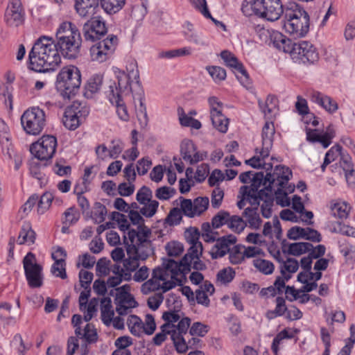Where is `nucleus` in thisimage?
Segmentation results:
<instances>
[{
  "instance_id": "nucleus-1",
  "label": "nucleus",
  "mask_w": 355,
  "mask_h": 355,
  "mask_svg": "<svg viewBox=\"0 0 355 355\" xmlns=\"http://www.w3.org/2000/svg\"><path fill=\"white\" fill-rule=\"evenodd\" d=\"M126 69L127 72L119 71L117 83H110L105 91L106 96L117 111H127L125 98L132 94L136 111H146L145 98L137 67L131 63Z\"/></svg>"
},
{
  "instance_id": "nucleus-2",
  "label": "nucleus",
  "mask_w": 355,
  "mask_h": 355,
  "mask_svg": "<svg viewBox=\"0 0 355 355\" xmlns=\"http://www.w3.org/2000/svg\"><path fill=\"white\" fill-rule=\"evenodd\" d=\"M61 63V57L51 37L41 36L28 53V68L38 73L54 71Z\"/></svg>"
},
{
  "instance_id": "nucleus-3",
  "label": "nucleus",
  "mask_w": 355,
  "mask_h": 355,
  "mask_svg": "<svg viewBox=\"0 0 355 355\" xmlns=\"http://www.w3.org/2000/svg\"><path fill=\"white\" fill-rule=\"evenodd\" d=\"M82 42L80 31L70 21L61 23L56 30L55 46L64 58L76 59L80 54Z\"/></svg>"
},
{
  "instance_id": "nucleus-4",
  "label": "nucleus",
  "mask_w": 355,
  "mask_h": 355,
  "mask_svg": "<svg viewBox=\"0 0 355 355\" xmlns=\"http://www.w3.org/2000/svg\"><path fill=\"white\" fill-rule=\"evenodd\" d=\"M284 28L295 37H303L309 31L310 17L300 4L289 1L285 5Z\"/></svg>"
},
{
  "instance_id": "nucleus-5",
  "label": "nucleus",
  "mask_w": 355,
  "mask_h": 355,
  "mask_svg": "<svg viewBox=\"0 0 355 355\" xmlns=\"http://www.w3.org/2000/svg\"><path fill=\"white\" fill-rule=\"evenodd\" d=\"M81 85V73L74 65L62 68L57 75L55 87L64 98H70L76 95Z\"/></svg>"
},
{
  "instance_id": "nucleus-6",
  "label": "nucleus",
  "mask_w": 355,
  "mask_h": 355,
  "mask_svg": "<svg viewBox=\"0 0 355 355\" xmlns=\"http://www.w3.org/2000/svg\"><path fill=\"white\" fill-rule=\"evenodd\" d=\"M292 175L291 170L288 167L282 165L276 166L273 173H266V180H268L270 184H273L275 187H278L275 191L276 202L282 207L290 205V200L283 188L288 184Z\"/></svg>"
},
{
  "instance_id": "nucleus-7",
  "label": "nucleus",
  "mask_w": 355,
  "mask_h": 355,
  "mask_svg": "<svg viewBox=\"0 0 355 355\" xmlns=\"http://www.w3.org/2000/svg\"><path fill=\"white\" fill-rule=\"evenodd\" d=\"M249 4L256 16L271 21L279 19L285 10L281 0H250Z\"/></svg>"
},
{
  "instance_id": "nucleus-8",
  "label": "nucleus",
  "mask_w": 355,
  "mask_h": 355,
  "mask_svg": "<svg viewBox=\"0 0 355 355\" xmlns=\"http://www.w3.org/2000/svg\"><path fill=\"white\" fill-rule=\"evenodd\" d=\"M24 274L30 288H40L43 285L42 266L36 262V257L28 252L23 259Z\"/></svg>"
},
{
  "instance_id": "nucleus-9",
  "label": "nucleus",
  "mask_w": 355,
  "mask_h": 355,
  "mask_svg": "<svg viewBox=\"0 0 355 355\" xmlns=\"http://www.w3.org/2000/svg\"><path fill=\"white\" fill-rule=\"evenodd\" d=\"M57 145V138L55 136L44 135L31 145L30 151L39 160H49L55 155Z\"/></svg>"
},
{
  "instance_id": "nucleus-10",
  "label": "nucleus",
  "mask_w": 355,
  "mask_h": 355,
  "mask_svg": "<svg viewBox=\"0 0 355 355\" xmlns=\"http://www.w3.org/2000/svg\"><path fill=\"white\" fill-rule=\"evenodd\" d=\"M117 44V36L109 35L105 39L99 41L90 48L92 60L98 62L109 60L112 56Z\"/></svg>"
},
{
  "instance_id": "nucleus-11",
  "label": "nucleus",
  "mask_w": 355,
  "mask_h": 355,
  "mask_svg": "<svg viewBox=\"0 0 355 355\" xmlns=\"http://www.w3.org/2000/svg\"><path fill=\"white\" fill-rule=\"evenodd\" d=\"M294 62L299 64H314L319 59V54L314 46L307 41L295 43L291 54Z\"/></svg>"
},
{
  "instance_id": "nucleus-12",
  "label": "nucleus",
  "mask_w": 355,
  "mask_h": 355,
  "mask_svg": "<svg viewBox=\"0 0 355 355\" xmlns=\"http://www.w3.org/2000/svg\"><path fill=\"white\" fill-rule=\"evenodd\" d=\"M107 33L105 21L100 16L92 17L83 26V34L86 41L100 40Z\"/></svg>"
},
{
  "instance_id": "nucleus-13",
  "label": "nucleus",
  "mask_w": 355,
  "mask_h": 355,
  "mask_svg": "<svg viewBox=\"0 0 355 355\" xmlns=\"http://www.w3.org/2000/svg\"><path fill=\"white\" fill-rule=\"evenodd\" d=\"M24 130L28 135H39L46 125L45 112H23L20 118Z\"/></svg>"
},
{
  "instance_id": "nucleus-14",
  "label": "nucleus",
  "mask_w": 355,
  "mask_h": 355,
  "mask_svg": "<svg viewBox=\"0 0 355 355\" xmlns=\"http://www.w3.org/2000/svg\"><path fill=\"white\" fill-rule=\"evenodd\" d=\"M25 16L21 0H8L3 17L4 22L8 27L17 28L23 25Z\"/></svg>"
},
{
  "instance_id": "nucleus-15",
  "label": "nucleus",
  "mask_w": 355,
  "mask_h": 355,
  "mask_svg": "<svg viewBox=\"0 0 355 355\" xmlns=\"http://www.w3.org/2000/svg\"><path fill=\"white\" fill-rule=\"evenodd\" d=\"M220 57L224 60L226 66L232 69L236 78L243 85L247 87L250 85L251 82L248 73L243 64L239 61L233 53L227 50H224L220 53Z\"/></svg>"
},
{
  "instance_id": "nucleus-16",
  "label": "nucleus",
  "mask_w": 355,
  "mask_h": 355,
  "mask_svg": "<svg viewBox=\"0 0 355 355\" xmlns=\"http://www.w3.org/2000/svg\"><path fill=\"white\" fill-rule=\"evenodd\" d=\"M191 324V319L188 317L182 318L178 324L173 325L174 331L172 335V340L176 351L180 354H184L187 351L186 340L184 338Z\"/></svg>"
},
{
  "instance_id": "nucleus-17",
  "label": "nucleus",
  "mask_w": 355,
  "mask_h": 355,
  "mask_svg": "<svg viewBox=\"0 0 355 355\" xmlns=\"http://www.w3.org/2000/svg\"><path fill=\"white\" fill-rule=\"evenodd\" d=\"M167 306L169 311L163 313L162 318L172 325H175V322L180 319L179 312L181 311L182 304L180 297L174 294L170 293L168 297L166 300Z\"/></svg>"
},
{
  "instance_id": "nucleus-18",
  "label": "nucleus",
  "mask_w": 355,
  "mask_h": 355,
  "mask_svg": "<svg viewBox=\"0 0 355 355\" xmlns=\"http://www.w3.org/2000/svg\"><path fill=\"white\" fill-rule=\"evenodd\" d=\"M104 76L101 73L90 76L83 85V94L87 99H92L100 93L103 85Z\"/></svg>"
},
{
  "instance_id": "nucleus-19",
  "label": "nucleus",
  "mask_w": 355,
  "mask_h": 355,
  "mask_svg": "<svg viewBox=\"0 0 355 355\" xmlns=\"http://www.w3.org/2000/svg\"><path fill=\"white\" fill-rule=\"evenodd\" d=\"M236 240V237L232 234L224 236L216 239L215 245L209 252L211 258L216 259L224 257L230 252V246L234 244Z\"/></svg>"
},
{
  "instance_id": "nucleus-20",
  "label": "nucleus",
  "mask_w": 355,
  "mask_h": 355,
  "mask_svg": "<svg viewBox=\"0 0 355 355\" xmlns=\"http://www.w3.org/2000/svg\"><path fill=\"white\" fill-rule=\"evenodd\" d=\"M100 8V0H75L74 9L81 17L94 15Z\"/></svg>"
},
{
  "instance_id": "nucleus-21",
  "label": "nucleus",
  "mask_w": 355,
  "mask_h": 355,
  "mask_svg": "<svg viewBox=\"0 0 355 355\" xmlns=\"http://www.w3.org/2000/svg\"><path fill=\"white\" fill-rule=\"evenodd\" d=\"M162 266L165 268L168 274H171L172 279H176V277L180 274L185 275L190 271L186 270V265L182 261H176L172 259L164 258L162 261Z\"/></svg>"
},
{
  "instance_id": "nucleus-22",
  "label": "nucleus",
  "mask_w": 355,
  "mask_h": 355,
  "mask_svg": "<svg viewBox=\"0 0 355 355\" xmlns=\"http://www.w3.org/2000/svg\"><path fill=\"white\" fill-rule=\"evenodd\" d=\"M310 98L311 101L318 104L326 111H336L338 109V103L334 99L320 92H311Z\"/></svg>"
},
{
  "instance_id": "nucleus-23",
  "label": "nucleus",
  "mask_w": 355,
  "mask_h": 355,
  "mask_svg": "<svg viewBox=\"0 0 355 355\" xmlns=\"http://www.w3.org/2000/svg\"><path fill=\"white\" fill-rule=\"evenodd\" d=\"M273 46L279 50H282L284 53L291 54L293 46L295 42H293L291 40L287 38L285 35L279 32L274 33L270 37Z\"/></svg>"
},
{
  "instance_id": "nucleus-24",
  "label": "nucleus",
  "mask_w": 355,
  "mask_h": 355,
  "mask_svg": "<svg viewBox=\"0 0 355 355\" xmlns=\"http://www.w3.org/2000/svg\"><path fill=\"white\" fill-rule=\"evenodd\" d=\"M36 234L32 229L29 223H25L21 226V230L17 238V242L20 245H32L35 243Z\"/></svg>"
},
{
  "instance_id": "nucleus-25",
  "label": "nucleus",
  "mask_w": 355,
  "mask_h": 355,
  "mask_svg": "<svg viewBox=\"0 0 355 355\" xmlns=\"http://www.w3.org/2000/svg\"><path fill=\"white\" fill-rule=\"evenodd\" d=\"M125 3V0H100V7L110 15L119 12Z\"/></svg>"
},
{
  "instance_id": "nucleus-26",
  "label": "nucleus",
  "mask_w": 355,
  "mask_h": 355,
  "mask_svg": "<svg viewBox=\"0 0 355 355\" xmlns=\"http://www.w3.org/2000/svg\"><path fill=\"white\" fill-rule=\"evenodd\" d=\"M203 247L202 244L201 246L198 245H191L189 248L187 253L182 257V261L186 265V270L191 271L192 261L196 258L200 257L202 254Z\"/></svg>"
},
{
  "instance_id": "nucleus-27",
  "label": "nucleus",
  "mask_w": 355,
  "mask_h": 355,
  "mask_svg": "<svg viewBox=\"0 0 355 355\" xmlns=\"http://www.w3.org/2000/svg\"><path fill=\"white\" fill-rule=\"evenodd\" d=\"M213 126L219 132L225 133L228 130L229 119L223 112H211Z\"/></svg>"
},
{
  "instance_id": "nucleus-28",
  "label": "nucleus",
  "mask_w": 355,
  "mask_h": 355,
  "mask_svg": "<svg viewBox=\"0 0 355 355\" xmlns=\"http://www.w3.org/2000/svg\"><path fill=\"white\" fill-rule=\"evenodd\" d=\"M243 215L247 218L250 227L255 230L260 227L262 220L259 216L257 208L247 207L245 209Z\"/></svg>"
},
{
  "instance_id": "nucleus-29",
  "label": "nucleus",
  "mask_w": 355,
  "mask_h": 355,
  "mask_svg": "<svg viewBox=\"0 0 355 355\" xmlns=\"http://www.w3.org/2000/svg\"><path fill=\"white\" fill-rule=\"evenodd\" d=\"M101 319L104 324H108L114 316L112 301L108 297L102 299L101 302Z\"/></svg>"
},
{
  "instance_id": "nucleus-30",
  "label": "nucleus",
  "mask_w": 355,
  "mask_h": 355,
  "mask_svg": "<svg viewBox=\"0 0 355 355\" xmlns=\"http://www.w3.org/2000/svg\"><path fill=\"white\" fill-rule=\"evenodd\" d=\"M331 214L334 217L345 219L348 217L351 207L345 202H336L331 207Z\"/></svg>"
},
{
  "instance_id": "nucleus-31",
  "label": "nucleus",
  "mask_w": 355,
  "mask_h": 355,
  "mask_svg": "<svg viewBox=\"0 0 355 355\" xmlns=\"http://www.w3.org/2000/svg\"><path fill=\"white\" fill-rule=\"evenodd\" d=\"M62 123L64 127L69 130H75L81 124L78 112H64Z\"/></svg>"
},
{
  "instance_id": "nucleus-32",
  "label": "nucleus",
  "mask_w": 355,
  "mask_h": 355,
  "mask_svg": "<svg viewBox=\"0 0 355 355\" xmlns=\"http://www.w3.org/2000/svg\"><path fill=\"white\" fill-rule=\"evenodd\" d=\"M313 248V245L307 242H298L289 244V248L287 254L293 256H300L301 254L309 252Z\"/></svg>"
},
{
  "instance_id": "nucleus-33",
  "label": "nucleus",
  "mask_w": 355,
  "mask_h": 355,
  "mask_svg": "<svg viewBox=\"0 0 355 355\" xmlns=\"http://www.w3.org/2000/svg\"><path fill=\"white\" fill-rule=\"evenodd\" d=\"M127 325L132 335L138 337L141 336L144 322L139 316L136 315H130L128 318Z\"/></svg>"
},
{
  "instance_id": "nucleus-34",
  "label": "nucleus",
  "mask_w": 355,
  "mask_h": 355,
  "mask_svg": "<svg viewBox=\"0 0 355 355\" xmlns=\"http://www.w3.org/2000/svg\"><path fill=\"white\" fill-rule=\"evenodd\" d=\"M195 151H196V146L191 140L185 139L183 140L180 145V153L182 159L190 163L192 155H193Z\"/></svg>"
},
{
  "instance_id": "nucleus-35",
  "label": "nucleus",
  "mask_w": 355,
  "mask_h": 355,
  "mask_svg": "<svg viewBox=\"0 0 355 355\" xmlns=\"http://www.w3.org/2000/svg\"><path fill=\"white\" fill-rule=\"evenodd\" d=\"M52 259L55 260L54 263L52 265L51 271L56 277H59L62 279L67 277L66 270L64 268L65 261L64 259H57V256L52 254Z\"/></svg>"
},
{
  "instance_id": "nucleus-36",
  "label": "nucleus",
  "mask_w": 355,
  "mask_h": 355,
  "mask_svg": "<svg viewBox=\"0 0 355 355\" xmlns=\"http://www.w3.org/2000/svg\"><path fill=\"white\" fill-rule=\"evenodd\" d=\"M80 338L84 339L85 342L88 344H93L97 342L98 336L94 326L88 323L85 325L83 329V333L79 336Z\"/></svg>"
},
{
  "instance_id": "nucleus-37",
  "label": "nucleus",
  "mask_w": 355,
  "mask_h": 355,
  "mask_svg": "<svg viewBox=\"0 0 355 355\" xmlns=\"http://www.w3.org/2000/svg\"><path fill=\"white\" fill-rule=\"evenodd\" d=\"M192 53V49L190 46H185L180 49H171L166 51H163L159 54L160 58L171 59L178 57L188 56Z\"/></svg>"
},
{
  "instance_id": "nucleus-38",
  "label": "nucleus",
  "mask_w": 355,
  "mask_h": 355,
  "mask_svg": "<svg viewBox=\"0 0 355 355\" xmlns=\"http://www.w3.org/2000/svg\"><path fill=\"white\" fill-rule=\"evenodd\" d=\"M182 220V211L178 207L172 208L166 218H165V223L169 226H176L180 224Z\"/></svg>"
},
{
  "instance_id": "nucleus-39",
  "label": "nucleus",
  "mask_w": 355,
  "mask_h": 355,
  "mask_svg": "<svg viewBox=\"0 0 355 355\" xmlns=\"http://www.w3.org/2000/svg\"><path fill=\"white\" fill-rule=\"evenodd\" d=\"M253 266L264 275H270L273 272L274 264L268 260L256 259L253 261Z\"/></svg>"
},
{
  "instance_id": "nucleus-40",
  "label": "nucleus",
  "mask_w": 355,
  "mask_h": 355,
  "mask_svg": "<svg viewBox=\"0 0 355 355\" xmlns=\"http://www.w3.org/2000/svg\"><path fill=\"white\" fill-rule=\"evenodd\" d=\"M53 200V196L50 192L44 193L37 200V212L40 214H43L50 207L52 201Z\"/></svg>"
},
{
  "instance_id": "nucleus-41",
  "label": "nucleus",
  "mask_w": 355,
  "mask_h": 355,
  "mask_svg": "<svg viewBox=\"0 0 355 355\" xmlns=\"http://www.w3.org/2000/svg\"><path fill=\"white\" fill-rule=\"evenodd\" d=\"M114 303L119 304H128L130 308L136 307L138 304L130 292L116 293Z\"/></svg>"
},
{
  "instance_id": "nucleus-42",
  "label": "nucleus",
  "mask_w": 355,
  "mask_h": 355,
  "mask_svg": "<svg viewBox=\"0 0 355 355\" xmlns=\"http://www.w3.org/2000/svg\"><path fill=\"white\" fill-rule=\"evenodd\" d=\"M206 69L215 83H220L226 78V71L221 67L207 66Z\"/></svg>"
},
{
  "instance_id": "nucleus-43",
  "label": "nucleus",
  "mask_w": 355,
  "mask_h": 355,
  "mask_svg": "<svg viewBox=\"0 0 355 355\" xmlns=\"http://www.w3.org/2000/svg\"><path fill=\"white\" fill-rule=\"evenodd\" d=\"M240 192L242 193L244 198H246V199L252 206L251 208H259L261 200L257 196V191H249V187L243 186L240 189Z\"/></svg>"
},
{
  "instance_id": "nucleus-44",
  "label": "nucleus",
  "mask_w": 355,
  "mask_h": 355,
  "mask_svg": "<svg viewBox=\"0 0 355 355\" xmlns=\"http://www.w3.org/2000/svg\"><path fill=\"white\" fill-rule=\"evenodd\" d=\"M227 226L233 232L240 233L245 227L246 223L243 220L241 217L239 216L234 215L231 216L230 215Z\"/></svg>"
},
{
  "instance_id": "nucleus-45",
  "label": "nucleus",
  "mask_w": 355,
  "mask_h": 355,
  "mask_svg": "<svg viewBox=\"0 0 355 355\" xmlns=\"http://www.w3.org/2000/svg\"><path fill=\"white\" fill-rule=\"evenodd\" d=\"M142 205L144 207H141L139 210L141 214L146 218H151L157 211L159 203L155 200H152L146 202H145V204Z\"/></svg>"
},
{
  "instance_id": "nucleus-46",
  "label": "nucleus",
  "mask_w": 355,
  "mask_h": 355,
  "mask_svg": "<svg viewBox=\"0 0 355 355\" xmlns=\"http://www.w3.org/2000/svg\"><path fill=\"white\" fill-rule=\"evenodd\" d=\"M139 254L136 255L141 260H146L152 252L151 241L144 239L139 243Z\"/></svg>"
},
{
  "instance_id": "nucleus-47",
  "label": "nucleus",
  "mask_w": 355,
  "mask_h": 355,
  "mask_svg": "<svg viewBox=\"0 0 355 355\" xmlns=\"http://www.w3.org/2000/svg\"><path fill=\"white\" fill-rule=\"evenodd\" d=\"M195 216H200L209 207V200L207 197H198L193 201Z\"/></svg>"
},
{
  "instance_id": "nucleus-48",
  "label": "nucleus",
  "mask_w": 355,
  "mask_h": 355,
  "mask_svg": "<svg viewBox=\"0 0 355 355\" xmlns=\"http://www.w3.org/2000/svg\"><path fill=\"white\" fill-rule=\"evenodd\" d=\"M200 231L197 227H189L184 232V237L187 243L190 245H198L201 246L202 243L199 241Z\"/></svg>"
},
{
  "instance_id": "nucleus-49",
  "label": "nucleus",
  "mask_w": 355,
  "mask_h": 355,
  "mask_svg": "<svg viewBox=\"0 0 355 355\" xmlns=\"http://www.w3.org/2000/svg\"><path fill=\"white\" fill-rule=\"evenodd\" d=\"M266 175L264 176L263 172H258L253 174V178L251 180L252 184L249 187L250 191H257L259 188L261 186H266L268 184V181L266 180Z\"/></svg>"
},
{
  "instance_id": "nucleus-50",
  "label": "nucleus",
  "mask_w": 355,
  "mask_h": 355,
  "mask_svg": "<svg viewBox=\"0 0 355 355\" xmlns=\"http://www.w3.org/2000/svg\"><path fill=\"white\" fill-rule=\"evenodd\" d=\"M235 271L231 267H227L220 270L216 277L217 280L222 284H227L231 282L235 277Z\"/></svg>"
},
{
  "instance_id": "nucleus-51",
  "label": "nucleus",
  "mask_w": 355,
  "mask_h": 355,
  "mask_svg": "<svg viewBox=\"0 0 355 355\" xmlns=\"http://www.w3.org/2000/svg\"><path fill=\"white\" fill-rule=\"evenodd\" d=\"M110 261L106 257L99 259L96 266V275L98 277L107 276L110 272Z\"/></svg>"
},
{
  "instance_id": "nucleus-52",
  "label": "nucleus",
  "mask_w": 355,
  "mask_h": 355,
  "mask_svg": "<svg viewBox=\"0 0 355 355\" xmlns=\"http://www.w3.org/2000/svg\"><path fill=\"white\" fill-rule=\"evenodd\" d=\"M230 219V213L226 211H220L216 214L211 220V225L214 229H218L225 224L228 223Z\"/></svg>"
},
{
  "instance_id": "nucleus-53",
  "label": "nucleus",
  "mask_w": 355,
  "mask_h": 355,
  "mask_svg": "<svg viewBox=\"0 0 355 355\" xmlns=\"http://www.w3.org/2000/svg\"><path fill=\"white\" fill-rule=\"evenodd\" d=\"M179 120L181 125L184 127H191L198 130L202 126L201 123L198 120L187 115L185 112H181L179 116Z\"/></svg>"
},
{
  "instance_id": "nucleus-54",
  "label": "nucleus",
  "mask_w": 355,
  "mask_h": 355,
  "mask_svg": "<svg viewBox=\"0 0 355 355\" xmlns=\"http://www.w3.org/2000/svg\"><path fill=\"white\" fill-rule=\"evenodd\" d=\"M165 249L169 257H178L184 251V246L178 241H171L166 245Z\"/></svg>"
},
{
  "instance_id": "nucleus-55",
  "label": "nucleus",
  "mask_w": 355,
  "mask_h": 355,
  "mask_svg": "<svg viewBox=\"0 0 355 355\" xmlns=\"http://www.w3.org/2000/svg\"><path fill=\"white\" fill-rule=\"evenodd\" d=\"M180 198L181 200L180 209L182 211V214L189 218L195 217L193 201L191 199H185L182 197Z\"/></svg>"
},
{
  "instance_id": "nucleus-56",
  "label": "nucleus",
  "mask_w": 355,
  "mask_h": 355,
  "mask_svg": "<svg viewBox=\"0 0 355 355\" xmlns=\"http://www.w3.org/2000/svg\"><path fill=\"white\" fill-rule=\"evenodd\" d=\"M298 268V261L294 258L289 257L280 266V272L282 275H284V271H287L289 273H294Z\"/></svg>"
},
{
  "instance_id": "nucleus-57",
  "label": "nucleus",
  "mask_w": 355,
  "mask_h": 355,
  "mask_svg": "<svg viewBox=\"0 0 355 355\" xmlns=\"http://www.w3.org/2000/svg\"><path fill=\"white\" fill-rule=\"evenodd\" d=\"M152 198L153 192L151 189L146 186L141 187L136 195V200L139 204H145V202L152 200Z\"/></svg>"
},
{
  "instance_id": "nucleus-58",
  "label": "nucleus",
  "mask_w": 355,
  "mask_h": 355,
  "mask_svg": "<svg viewBox=\"0 0 355 355\" xmlns=\"http://www.w3.org/2000/svg\"><path fill=\"white\" fill-rule=\"evenodd\" d=\"M110 218L119 224L120 230L125 232L129 230L130 225L124 214L113 211L111 214Z\"/></svg>"
},
{
  "instance_id": "nucleus-59",
  "label": "nucleus",
  "mask_w": 355,
  "mask_h": 355,
  "mask_svg": "<svg viewBox=\"0 0 355 355\" xmlns=\"http://www.w3.org/2000/svg\"><path fill=\"white\" fill-rule=\"evenodd\" d=\"M175 189L166 186L158 188L155 191V196L161 200H167L175 193Z\"/></svg>"
},
{
  "instance_id": "nucleus-60",
  "label": "nucleus",
  "mask_w": 355,
  "mask_h": 355,
  "mask_svg": "<svg viewBox=\"0 0 355 355\" xmlns=\"http://www.w3.org/2000/svg\"><path fill=\"white\" fill-rule=\"evenodd\" d=\"M64 218L62 220L63 225H73L79 219V213L74 207L67 209L64 213Z\"/></svg>"
},
{
  "instance_id": "nucleus-61",
  "label": "nucleus",
  "mask_w": 355,
  "mask_h": 355,
  "mask_svg": "<svg viewBox=\"0 0 355 355\" xmlns=\"http://www.w3.org/2000/svg\"><path fill=\"white\" fill-rule=\"evenodd\" d=\"M307 227L303 228L298 226L292 227L287 232V237L291 240H297L299 239H305L306 236Z\"/></svg>"
},
{
  "instance_id": "nucleus-62",
  "label": "nucleus",
  "mask_w": 355,
  "mask_h": 355,
  "mask_svg": "<svg viewBox=\"0 0 355 355\" xmlns=\"http://www.w3.org/2000/svg\"><path fill=\"white\" fill-rule=\"evenodd\" d=\"M143 331L146 335H152L156 329V323L154 316L151 314H146L145 317V322L142 327Z\"/></svg>"
},
{
  "instance_id": "nucleus-63",
  "label": "nucleus",
  "mask_w": 355,
  "mask_h": 355,
  "mask_svg": "<svg viewBox=\"0 0 355 355\" xmlns=\"http://www.w3.org/2000/svg\"><path fill=\"white\" fill-rule=\"evenodd\" d=\"M65 160L62 159L56 161L53 166V171L59 176L70 175L71 173V167L70 166H64Z\"/></svg>"
},
{
  "instance_id": "nucleus-64",
  "label": "nucleus",
  "mask_w": 355,
  "mask_h": 355,
  "mask_svg": "<svg viewBox=\"0 0 355 355\" xmlns=\"http://www.w3.org/2000/svg\"><path fill=\"white\" fill-rule=\"evenodd\" d=\"M208 332V327L200 322L193 323L189 329V334L191 336H198L203 337Z\"/></svg>"
}]
</instances>
